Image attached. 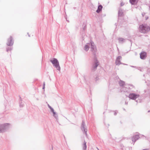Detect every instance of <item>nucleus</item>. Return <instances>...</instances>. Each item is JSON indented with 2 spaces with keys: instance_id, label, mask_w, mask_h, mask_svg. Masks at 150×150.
Wrapping results in <instances>:
<instances>
[{
  "instance_id": "f257e3e1",
  "label": "nucleus",
  "mask_w": 150,
  "mask_h": 150,
  "mask_svg": "<svg viewBox=\"0 0 150 150\" xmlns=\"http://www.w3.org/2000/svg\"><path fill=\"white\" fill-rule=\"evenodd\" d=\"M150 30V28L146 24L142 25L139 26V31L142 33H145Z\"/></svg>"
},
{
  "instance_id": "f03ea898",
  "label": "nucleus",
  "mask_w": 150,
  "mask_h": 150,
  "mask_svg": "<svg viewBox=\"0 0 150 150\" xmlns=\"http://www.w3.org/2000/svg\"><path fill=\"white\" fill-rule=\"evenodd\" d=\"M10 127V124L8 123H5L0 125V133L5 132Z\"/></svg>"
},
{
  "instance_id": "7ed1b4c3",
  "label": "nucleus",
  "mask_w": 150,
  "mask_h": 150,
  "mask_svg": "<svg viewBox=\"0 0 150 150\" xmlns=\"http://www.w3.org/2000/svg\"><path fill=\"white\" fill-rule=\"evenodd\" d=\"M50 61L53 64L54 66L58 70L60 71V67L59 65V62L57 59L54 58L52 59Z\"/></svg>"
},
{
  "instance_id": "20e7f679",
  "label": "nucleus",
  "mask_w": 150,
  "mask_h": 150,
  "mask_svg": "<svg viewBox=\"0 0 150 150\" xmlns=\"http://www.w3.org/2000/svg\"><path fill=\"white\" fill-rule=\"evenodd\" d=\"M91 51L92 52L93 54L94 55H96L97 52V49L96 46H95L94 43L92 42H91Z\"/></svg>"
},
{
  "instance_id": "39448f33",
  "label": "nucleus",
  "mask_w": 150,
  "mask_h": 150,
  "mask_svg": "<svg viewBox=\"0 0 150 150\" xmlns=\"http://www.w3.org/2000/svg\"><path fill=\"white\" fill-rule=\"evenodd\" d=\"M139 96V94L134 93H130L129 94L128 97L131 99L135 100Z\"/></svg>"
},
{
  "instance_id": "423d86ee",
  "label": "nucleus",
  "mask_w": 150,
  "mask_h": 150,
  "mask_svg": "<svg viewBox=\"0 0 150 150\" xmlns=\"http://www.w3.org/2000/svg\"><path fill=\"white\" fill-rule=\"evenodd\" d=\"M99 62L96 59H95L94 61V63H93L92 67V69L93 70H96L97 67L99 65Z\"/></svg>"
},
{
  "instance_id": "0eeeda50",
  "label": "nucleus",
  "mask_w": 150,
  "mask_h": 150,
  "mask_svg": "<svg viewBox=\"0 0 150 150\" xmlns=\"http://www.w3.org/2000/svg\"><path fill=\"white\" fill-rule=\"evenodd\" d=\"M81 129L83 131H84V132L85 134L87 136V129L85 124V123L83 121L82 122Z\"/></svg>"
},
{
  "instance_id": "6e6552de",
  "label": "nucleus",
  "mask_w": 150,
  "mask_h": 150,
  "mask_svg": "<svg viewBox=\"0 0 150 150\" xmlns=\"http://www.w3.org/2000/svg\"><path fill=\"white\" fill-rule=\"evenodd\" d=\"M12 40L13 38L11 37L10 38L8 39L7 42V45L8 46H12L13 45V42Z\"/></svg>"
},
{
  "instance_id": "1a4fd4ad",
  "label": "nucleus",
  "mask_w": 150,
  "mask_h": 150,
  "mask_svg": "<svg viewBox=\"0 0 150 150\" xmlns=\"http://www.w3.org/2000/svg\"><path fill=\"white\" fill-rule=\"evenodd\" d=\"M146 57V52L143 51L140 54V57L141 59H144Z\"/></svg>"
},
{
  "instance_id": "9d476101",
  "label": "nucleus",
  "mask_w": 150,
  "mask_h": 150,
  "mask_svg": "<svg viewBox=\"0 0 150 150\" xmlns=\"http://www.w3.org/2000/svg\"><path fill=\"white\" fill-rule=\"evenodd\" d=\"M122 59V57L120 56H118L116 59L115 61V64L116 65H119L122 63L120 62V60Z\"/></svg>"
},
{
  "instance_id": "9b49d317",
  "label": "nucleus",
  "mask_w": 150,
  "mask_h": 150,
  "mask_svg": "<svg viewBox=\"0 0 150 150\" xmlns=\"http://www.w3.org/2000/svg\"><path fill=\"white\" fill-rule=\"evenodd\" d=\"M91 46V42L89 43H87L84 47V50L86 51H88L90 47Z\"/></svg>"
},
{
  "instance_id": "f8f14e48",
  "label": "nucleus",
  "mask_w": 150,
  "mask_h": 150,
  "mask_svg": "<svg viewBox=\"0 0 150 150\" xmlns=\"http://www.w3.org/2000/svg\"><path fill=\"white\" fill-rule=\"evenodd\" d=\"M139 136L138 135H136L134 136L132 138V142H134L133 144H134L135 142L139 139Z\"/></svg>"
},
{
  "instance_id": "ddd939ff",
  "label": "nucleus",
  "mask_w": 150,
  "mask_h": 150,
  "mask_svg": "<svg viewBox=\"0 0 150 150\" xmlns=\"http://www.w3.org/2000/svg\"><path fill=\"white\" fill-rule=\"evenodd\" d=\"M118 41L120 43H123L125 41V39L122 38H118Z\"/></svg>"
},
{
  "instance_id": "4468645a",
  "label": "nucleus",
  "mask_w": 150,
  "mask_h": 150,
  "mask_svg": "<svg viewBox=\"0 0 150 150\" xmlns=\"http://www.w3.org/2000/svg\"><path fill=\"white\" fill-rule=\"evenodd\" d=\"M103 8V6L101 5H99L98 7V9L96 11V12L98 13L101 11Z\"/></svg>"
},
{
  "instance_id": "2eb2a0df",
  "label": "nucleus",
  "mask_w": 150,
  "mask_h": 150,
  "mask_svg": "<svg viewBox=\"0 0 150 150\" xmlns=\"http://www.w3.org/2000/svg\"><path fill=\"white\" fill-rule=\"evenodd\" d=\"M86 143V142L84 141L83 144V150H86L87 147Z\"/></svg>"
},
{
  "instance_id": "dca6fc26",
  "label": "nucleus",
  "mask_w": 150,
  "mask_h": 150,
  "mask_svg": "<svg viewBox=\"0 0 150 150\" xmlns=\"http://www.w3.org/2000/svg\"><path fill=\"white\" fill-rule=\"evenodd\" d=\"M130 2L132 4H135L137 2V0H129Z\"/></svg>"
},
{
  "instance_id": "f3484780",
  "label": "nucleus",
  "mask_w": 150,
  "mask_h": 150,
  "mask_svg": "<svg viewBox=\"0 0 150 150\" xmlns=\"http://www.w3.org/2000/svg\"><path fill=\"white\" fill-rule=\"evenodd\" d=\"M119 84L122 87H123L124 85H125V82L122 81H120L119 82Z\"/></svg>"
},
{
  "instance_id": "a211bd4d",
  "label": "nucleus",
  "mask_w": 150,
  "mask_h": 150,
  "mask_svg": "<svg viewBox=\"0 0 150 150\" xmlns=\"http://www.w3.org/2000/svg\"><path fill=\"white\" fill-rule=\"evenodd\" d=\"M123 14L122 11V9H120L119 11L118 16H122Z\"/></svg>"
},
{
  "instance_id": "6ab92c4d",
  "label": "nucleus",
  "mask_w": 150,
  "mask_h": 150,
  "mask_svg": "<svg viewBox=\"0 0 150 150\" xmlns=\"http://www.w3.org/2000/svg\"><path fill=\"white\" fill-rule=\"evenodd\" d=\"M53 114V116L56 118V119H58V116L57 114H56V112L54 111L52 112Z\"/></svg>"
},
{
  "instance_id": "aec40b11",
  "label": "nucleus",
  "mask_w": 150,
  "mask_h": 150,
  "mask_svg": "<svg viewBox=\"0 0 150 150\" xmlns=\"http://www.w3.org/2000/svg\"><path fill=\"white\" fill-rule=\"evenodd\" d=\"M48 107L50 109L51 112H53L54 111L53 108H52V107H51L49 104H48Z\"/></svg>"
},
{
  "instance_id": "412c9836",
  "label": "nucleus",
  "mask_w": 150,
  "mask_h": 150,
  "mask_svg": "<svg viewBox=\"0 0 150 150\" xmlns=\"http://www.w3.org/2000/svg\"><path fill=\"white\" fill-rule=\"evenodd\" d=\"M12 50L11 48L10 47H8L7 48L6 51L8 52V51L11 50Z\"/></svg>"
},
{
  "instance_id": "4be33fe9",
  "label": "nucleus",
  "mask_w": 150,
  "mask_h": 150,
  "mask_svg": "<svg viewBox=\"0 0 150 150\" xmlns=\"http://www.w3.org/2000/svg\"><path fill=\"white\" fill-rule=\"evenodd\" d=\"M45 82H44L43 83V88L42 89H44L45 88Z\"/></svg>"
},
{
  "instance_id": "5701e85b",
  "label": "nucleus",
  "mask_w": 150,
  "mask_h": 150,
  "mask_svg": "<svg viewBox=\"0 0 150 150\" xmlns=\"http://www.w3.org/2000/svg\"><path fill=\"white\" fill-rule=\"evenodd\" d=\"M99 79L98 77H97L95 79V80L96 81H98V80Z\"/></svg>"
},
{
  "instance_id": "b1692460",
  "label": "nucleus",
  "mask_w": 150,
  "mask_h": 150,
  "mask_svg": "<svg viewBox=\"0 0 150 150\" xmlns=\"http://www.w3.org/2000/svg\"><path fill=\"white\" fill-rule=\"evenodd\" d=\"M144 14H145V13H142V16H144Z\"/></svg>"
},
{
  "instance_id": "393cba45",
  "label": "nucleus",
  "mask_w": 150,
  "mask_h": 150,
  "mask_svg": "<svg viewBox=\"0 0 150 150\" xmlns=\"http://www.w3.org/2000/svg\"><path fill=\"white\" fill-rule=\"evenodd\" d=\"M124 91L125 92V91L127 92V91H128V88H127V90H124Z\"/></svg>"
},
{
  "instance_id": "a878e982",
  "label": "nucleus",
  "mask_w": 150,
  "mask_h": 150,
  "mask_svg": "<svg viewBox=\"0 0 150 150\" xmlns=\"http://www.w3.org/2000/svg\"><path fill=\"white\" fill-rule=\"evenodd\" d=\"M130 67H136L133 66H131Z\"/></svg>"
},
{
  "instance_id": "bb28decb",
  "label": "nucleus",
  "mask_w": 150,
  "mask_h": 150,
  "mask_svg": "<svg viewBox=\"0 0 150 150\" xmlns=\"http://www.w3.org/2000/svg\"><path fill=\"white\" fill-rule=\"evenodd\" d=\"M116 114H117V113H116V112H115L114 113L115 115H116Z\"/></svg>"
},
{
  "instance_id": "cd10ccee",
  "label": "nucleus",
  "mask_w": 150,
  "mask_h": 150,
  "mask_svg": "<svg viewBox=\"0 0 150 150\" xmlns=\"http://www.w3.org/2000/svg\"><path fill=\"white\" fill-rule=\"evenodd\" d=\"M121 6H123V5H122V3H121Z\"/></svg>"
},
{
  "instance_id": "c85d7f7f",
  "label": "nucleus",
  "mask_w": 150,
  "mask_h": 150,
  "mask_svg": "<svg viewBox=\"0 0 150 150\" xmlns=\"http://www.w3.org/2000/svg\"><path fill=\"white\" fill-rule=\"evenodd\" d=\"M149 9H150V6H149Z\"/></svg>"
},
{
  "instance_id": "c756f323",
  "label": "nucleus",
  "mask_w": 150,
  "mask_h": 150,
  "mask_svg": "<svg viewBox=\"0 0 150 150\" xmlns=\"http://www.w3.org/2000/svg\"><path fill=\"white\" fill-rule=\"evenodd\" d=\"M143 150H146V149H144Z\"/></svg>"
},
{
  "instance_id": "7c9ffc66",
  "label": "nucleus",
  "mask_w": 150,
  "mask_h": 150,
  "mask_svg": "<svg viewBox=\"0 0 150 150\" xmlns=\"http://www.w3.org/2000/svg\"><path fill=\"white\" fill-rule=\"evenodd\" d=\"M148 18H146V19H147Z\"/></svg>"
},
{
  "instance_id": "2f4dec72",
  "label": "nucleus",
  "mask_w": 150,
  "mask_h": 150,
  "mask_svg": "<svg viewBox=\"0 0 150 150\" xmlns=\"http://www.w3.org/2000/svg\"><path fill=\"white\" fill-rule=\"evenodd\" d=\"M28 36H29V37H30V35H28Z\"/></svg>"
},
{
  "instance_id": "473e14b6",
  "label": "nucleus",
  "mask_w": 150,
  "mask_h": 150,
  "mask_svg": "<svg viewBox=\"0 0 150 150\" xmlns=\"http://www.w3.org/2000/svg\"><path fill=\"white\" fill-rule=\"evenodd\" d=\"M98 150H99L98 149Z\"/></svg>"
}]
</instances>
